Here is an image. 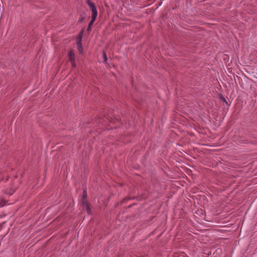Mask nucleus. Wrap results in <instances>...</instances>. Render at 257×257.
Listing matches in <instances>:
<instances>
[{
    "mask_svg": "<svg viewBox=\"0 0 257 257\" xmlns=\"http://www.w3.org/2000/svg\"><path fill=\"white\" fill-rule=\"evenodd\" d=\"M87 4L90 7L92 11V19L91 21L89 22L88 30L91 29V26L93 25L94 22L95 21L97 16V11L95 6V4L91 2L90 1H87Z\"/></svg>",
    "mask_w": 257,
    "mask_h": 257,
    "instance_id": "f257e3e1",
    "label": "nucleus"
},
{
    "mask_svg": "<svg viewBox=\"0 0 257 257\" xmlns=\"http://www.w3.org/2000/svg\"><path fill=\"white\" fill-rule=\"evenodd\" d=\"M82 207L83 209H85L88 214L90 213V208L89 204L86 200H82Z\"/></svg>",
    "mask_w": 257,
    "mask_h": 257,
    "instance_id": "f03ea898",
    "label": "nucleus"
},
{
    "mask_svg": "<svg viewBox=\"0 0 257 257\" xmlns=\"http://www.w3.org/2000/svg\"><path fill=\"white\" fill-rule=\"evenodd\" d=\"M16 188L15 187H12L5 190L4 193L8 195H12L15 191Z\"/></svg>",
    "mask_w": 257,
    "mask_h": 257,
    "instance_id": "7ed1b4c3",
    "label": "nucleus"
},
{
    "mask_svg": "<svg viewBox=\"0 0 257 257\" xmlns=\"http://www.w3.org/2000/svg\"><path fill=\"white\" fill-rule=\"evenodd\" d=\"M68 56L70 61L75 60V54L72 50H70L69 51Z\"/></svg>",
    "mask_w": 257,
    "mask_h": 257,
    "instance_id": "20e7f679",
    "label": "nucleus"
},
{
    "mask_svg": "<svg viewBox=\"0 0 257 257\" xmlns=\"http://www.w3.org/2000/svg\"><path fill=\"white\" fill-rule=\"evenodd\" d=\"M82 32L77 37V45H81L82 44Z\"/></svg>",
    "mask_w": 257,
    "mask_h": 257,
    "instance_id": "39448f33",
    "label": "nucleus"
},
{
    "mask_svg": "<svg viewBox=\"0 0 257 257\" xmlns=\"http://www.w3.org/2000/svg\"><path fill=\"white\" fill-rule=\"evenodd\" d=\"M78 47V51L79 52V53L80 54H82L83 53V47H82V45H78L77 46Z\"/></svg>",
    "mask_w": 257,
    "mask_h": 257,
    "instance_id": "423d86ee",
    "label": "nucleus"
},
{
    "mask_svg": "<svg viewBox=\"0 0 257 257\" xmlns=\"http://www.w3.org/2000/svg\"><path fill=\"white\" fill-rule=\"evenodd\" d=\"M103 62L104 63H106L107 62V56L105 53H103Z\"/></svg>",
    "mask_w": 257,
    "mask_h": 257,
    "instance_id": "0eeeda50",
    "label": "nucleus"
},
{
    "mask_svg": "<svg viewBox=\"0 0 257 257\" xmlns=\"http://www.w3.org/2000/svg\"><path fill=\"white\" fill-rule=\"evenodd\" d=\"M86 196H87V194H86V192L84 190V192H83V198H82V200H86Z\"/></svg>",
    "mask_w": 257,
    "mask_h": 257,
    "instance_id": "6e6552de",
    "label": "nucleus"
},
{
    "mask_svg": "<svg viewBox=\"0 0 257 257\" xmlns=\"http://www.w3.org/2000/svg\"><path fill=\"white\" fill-rule=\"evenodd\" d=\"M71 63V65H72V66L73 67H75L76 66V64H75V60H73V61H70Z\"/></svg>",
    "mask_w": 257,
    "mask_h": 257,
    "instance_id": "1a4fd4ad",
    "label": "nucleus"
},
{
    "mask_svg": "<svg viewBox=\"0 0 257 257\" xmlns=\"http://www.w3.org/2000/svg\"><path fill=\"white\" fill-rule=\"evenodd\" d=\"M223 99L224 101H225L226 103H227V101L225 98H223Z\"/></svg>",
    "mask_w": 257,
    "mask_h": 257,
    "instance_id": "9d476101",
    "label": "nucleus"
}]
</instances>
